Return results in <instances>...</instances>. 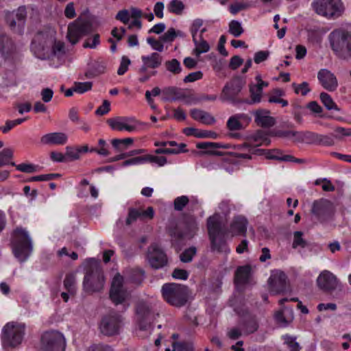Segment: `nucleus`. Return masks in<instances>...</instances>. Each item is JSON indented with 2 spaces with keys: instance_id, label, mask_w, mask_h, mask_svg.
<instances>
[{
  "instance_id": "obj_1",
  "label": "nucleus",
  "mask_w": 351,
  "mask_h": 351,
  "mask_svg": "<svg viewBox=\"0 0 351 351\" xmlns=\"http://www.w3.org/2000/svg\"><path fill=\"white\" fill-rule=\"evenodd\" d=\"M31 51L40 60L59 58L65 53L64 43L56 38V32L51 27L45 28L35 34Z\"/></svg>"
},
{
  "instance_id": "obj_2",
  "label": "nucleus",
  "mask_w": 351,
  "mask_h": 351,
  "mask_svg": "<svg viewBox=\"0 0 351 351\" xmlns=\"http://www.w3.org/2000/svg\"><path fill=\"white\" fill-rule=\"evenodd\" d=\"M330 47L341 60L351 59V32L344 29H334L328 36Z\"/></svg>"
},
{
  "instance_id": "obj_3",
  "label": "nucleus",
  "mask_w": 351,
  "mask_h": 351,
  "mask_svg": "<svg viewBox=\"0 0 351 351\" xmlns=\"http://www.w3.org/2000/svg\"><path fill=\"white\" fill-rule=\"evenodd\" d=\"M12 251L15 257L21 262L25 261L33 250V243L28 231L22 228H16L12 233Z\"/></svg>"
},
{
  "instance_id": "obj_4",
  "label": "nucleus",
  "mask_w": 351,
  "mask_h": 351,
  "mask_svg": "<svg viewBox=\"0 0 351 351\" xmlns=\"http://www.w3.org/2000/svg\"><path fill=\"white\" fill-rule=\"evenodd\" d=\"M90 263L83 281L84 290L88 293L99 292L105 284L103 271L95 260H90Z\"/></svg>"
},
{
  "instance_id": "obj_5",
  "label": "nucleus",
  "mask_w": 351,
  "mask_h": 351,
  "mask_svg": "<svg viewBox=\"0 0 351 351\" xmlns=\"http://www.w3.org/2000/svg\"><path fill=\"white\" fill-rule=\"evenodd\" d=\"M161 291L164 300L175 306H181L185 304L189 296L187 287L180 284H165Z\"/></svg>"
},
{
  "instance_id": "obj_6",
  "label": "nucleus",
  "mask_w": 351,
  "mask_h": 351,
  "mask_svg": "<svg viewBox=\"0 0 351 351\" xmlns=\"http://www.w3.org/2000/svg\"><path fill=\"white\" fill-rule=\"evenodd\" d=\"M311 6L316 14L327 19L339 17L344 10L341 0H313Z\"/></svg>"
},
{
  "instance_id": "obj_7",
  "label": "nucleus",
  "mask_w": 351,
  "mask_h": 351,
  "mask_svg": "<svg viewBox=\"0 0 351 351\" xmlns=\"http://www.w3.org/2000/svg\"><path fill=\"white\" fill-rule=\"evenodd\" d=\"M25 333V326L22 324L9 322L2 330V341L5 346L16 347L21 343Z\"/></svg>"
},
{
  "instance_id": "obj_8",
  "label": "nucleus",
  "mask_w": 351,
  "mask_h": 351,
  "mask_svg": "<svg viewBox=\"0 0 351 351\" xmlns=\"http://www.w3.org/2000/svg\"><path fill=\"white\" fill-rule=\"evenodd\" d=\"M65 347L64 337L60 332L47 331L41 336L40 349L43 351H64Z\"/></svg>"
},
{
  "instance_id": "obj_9",
  "label": "nucleus",
  "mask_w": 351,
  "mask_h": 351,
  "mask_svg": "<svg viewBox=\"0 0 351 351\" xmlns=\"http://www.w3.org/2000/svg\"><path fill=\"white\" fill-rule=\"evenodd\" d=\"M207 227L212 248L214 250H221V245L223 243L222 238L224 237L226 232L221 228L218 215H215L208 219Z\"/></svg>"
},
{
  "instance_id": "obj_10",
  "label": "nucleus",
  "mask_w": 351,
  "mask_h": 351,
  "mask_svg": "<svg viewBox=\"0 0 351 351\" xmlns=\"http://www.w3.org/2000/svg\"><path fill=\"white\" fill-rule=\"evenodd\" d=\"M245 82L241 77H235L227 83L222 89L220 99L225 102L236 103L237 97L239 95Z\"/></svg>"
},
{
  "instance_id": "obj_11",
  "label": "nucleus",
  "mask_w": 351,
  "mask_h": 351,
  "mask_svg": "<svg viewBox=\"0 0 351 351\" xmlns=\"http://www.w3.org/2000/svg\"><path fill=\"white\" fill-rule=\"evenodd\" d=\"M163 99L165 101H183L186 104L195 103L198 99L189 90H183L176 87H167L163 89Z\"/></svg>"
},
{
  "instance_id": "obj_12",
  "label": "nucleus",
  "mask_w": 351,
  "mask_h": 351,
  "mask_svg": "<svg viewBox=\"0 0 351 351\" xmlns=\"http://www.w3.org/2000/svg\"><path fill=\"white\" fill-rule=\"evenodd\" d=\"M124 278L119 274H117L112 279L110 298L115 304H121L130 296V293L123 287Z\"/></svg>"
},
{
  "instance_id": "obj_13",
  "label": "nucleus",
  "mask_w": 351,
  "mask_h": 351,
  "mask_svg": "<svg viewBox=\"0 0 351 351\" xmlns=\"http://www.w3.org/2000/svg\"><path fill=\"white\" fill-rule=\"evenodd\" d=\"M90 32L91 26L88 22L77 19L69 25L66 36L69 42L75 45L82 36Z\"/></svg>"
},
{
  "instance_id": "obj_14",
  "label": "nucleus",
  "mask_w": 351,
  "mask_h": 351,
  "mask_svg": "<svg viewBox=\"0 0 351 351\" xmlns=\"http://www.w3.org/2000/svg\"><path fill=\"white\" fill-rule=\"evenodd\" d=\"M107 122L112 130H125L128 132L136 131L140 125L139 122L132 117H117L108 119Z\"/></svg>"
},
{
  "instance_id": "obj_15",
  "label": "nucleus",
  "mask_w": 351,
  "mask_h": 351,
  "mask_svg": "<svg viewBox=\"0 0 351 351\" xmlns=\"http://www.w3.org/2000/svg\"><path fill=\"white\" fill-rule=\"evenodd\" d=\"M311 212L319 220L324 221L332 215L334 206L330 201L320 199L313 202Z\"/></svg>"
},
{
  "instance_id": "obj_16",
  "label": "nucleus",
  "mask_w": 351,
  "mask_h": 351,
  "mask_svg": "<svg viewBox=\"0 0 351 351\" xmlns=\"http://www.w3.org/2000/svg\"><path fill=\"white\" fill-rule=\"evenodd\" d=\"M136 313L139 320L140 328L142 330H146L147 327H149L151 323L155 319L152 306L145 302L138 304L136 308Z\"/></svg>"
},
{
  "instance_id": "obj_17",
  "label": "nucleus",
  "mask_w": 351,
  "mask_h": 351,
  "mask_svg": "<svg viewBox=\"0 0 351 351\" xmlns=\"http://www.w3.org/2000/svg\"><path fill=\"white\" fill-rule=\"evenodd\" d=\"M147 259L151 267L154 269L162 268L167 263L165 254L157 244H153L149 247Z\"/></svg>"
},
{
  "instance_id": "obj_18",
  "label": "nucleus",
  "mask_w": 351,
  "mask_h": 351,
  "mask_svg": "<svg viewBox=\"0 0 351 351\" xmlns=\"http://www.w3.org/2000/svg\"><path fill=\"white\" fill-rule=\"evenodd\" d=\"M317 283L321 289L330 291L337 287L339 281L332 273L325 270L319 275Z\"/></svg>"
},
{
  "instance_id": "obj_19",
  "label": "nucleus",
  "mask_w": 351,
  "mask_h": 351,
  "mask_svg": "<svg viewBox=\"0 0 351 351\" xmlns=\"http://www.w3.org/2000/svg\"><path fill=\"white\" fill-rule=\"evenodd\" d=\"M317 78L321 85L328 91H334L338 86L337 79L330 71L322 69L317 73Z\"/></svg>"
},
{
  "instance_id": "obj_20",
  "label": "nucleus",
  "mask_w": 351,
  "mask_h": 351,
  "mask_svg": "<svg viewBox=\"0 0 351 351\" xmlns=\"http://www.w3.org/2000/svg\"><path fill=\"white\" fill-rule=\"evenodd\" d=\"M120 323L121 319L118 315L106 317L101 321V331L106 335H114L119 332Z\"/></svg>"
},
{
  "instance_id": "obj_21",
  "label": "nucleus",
  "mask_w": 351,
  "mask_h": 351,
  "mask_svg": "<svg viewBox=\"0 0 351 351\" xmlns=\"http://www.w3.org/2000/svg\"><path fill=\"white\" fill-rule=\"evenodd\" d=\"M142 66L138 69V73H147L149 69H155L159 67L162 62V58L158 53H152L141 57Z\"/></svg>"
},
{
  "instance_id": "obj_22",
  "label": "nucleus",
  "mask_w": 351,
  "mask_h": 351,
  "mask_svg": "<svg viewBox=\"0 0 351 351\" xmlns=\"http://www.w3.org/2000/svg\"><path fill=\"white\" fill-rule=\"evenodd\" d=\"M287 276L282 271H276L269 278L270 291L274 293H280L286 291Z\"/></svg>"
},
{
  "instance_id": "obj_23",
  "label": "nucleus",
  "mask_w": 351,
  "mask_h": 351,
  "mask_svg": "<svg viewBox=\"0 0 351 351\" xmlns=\"http://www.w3.org/2000/svg\"><path fill=\"white\" fill-rule=\"evenodd\" d=\"M67 141V134L62 132L48 133L40 138V143L45 145H64Z\"/></svg>"
},
{
  "instance_id": "obj_24",
  "label": "nucleus",
  "mask_w": 351,
  "mask_h": 351,
  "mask_svg": "<svg viewBox=\"0 0 351 351\" xmlns=\"http://www.w3.org/2000/svg\"><path fill=\"white\" fill-rule=\"evenodd\" d=\"M251 118L245 114L239 113L231 116L227 121V128L231 131L241 130L247 125Z\"/></svg>"
},
{
  "instance_id": "obj_25",
  "label": "nucleus",
  "mask_w": 351,
  "mask_h": 351,
  "mask_svg": "<svg viewBox=\"0 0 351 351\" xmlns=\"http://www.w3.org/2000/svg\"><path fill=\"white\" fill-rule=\"evenodd\" d=\"M247 221L244 217H235L230 224V231L232 233V236L245 235L247 230Z\"/></svg>"
},
{
  "instance_id": "obj_26",
  "label": "nucleus",
  "mask_w": 351,
  "mask_h": 351,
  "mask_svg": "<svg viewBox=\"0 0 351 351\" xmlns=\"http://www.w3.org/2000/svg\"><path fill=\"white\" fill-rule=\"evenodd\" d=\"M26 17V10L24 7H20L16 12H13L7 15V22L11 28L16 26L18 23L19 25H23Z\"/></svg>"
},
{
  "instance_id": "obj_27",
  "label": "nucleus",
  "mask_w": 351,
  "mask_h": 351,
  "mask_svg": "<svg viewBox=\"0 0 351 351\" xmlns=\"http://www.w3.org/2000/svg\"><path fill=\"white\" fill-rule=\"evenodd\" d=\"M255 121L261 127L269 128L274 125L275 119L269 116L267 110H258L255 112Z\"/></svg>"
},
{
  "instance_id": "obj_28",
  "label": "nucleus",
  "mask_w": 351,
  "mask_h": 351,
  "mask_svg": "<svg viewBox=\"0 0 351 351\" xmlns=\"http://www.w3.org/2000/svg\"><path fill=\"white\" fill-rule=\"evenodd\" d=\"M191 117L196 121L204 124L212 125L215 123V117L208 112L199 109H193L191 111Z\"/></svg>"
},
{
  "instance_id": "obj_29",
  "label": "nucleus",
  "mask_w": 351,
  "mask_h": 351,
  "mask_svg": "<svg viewBox=\"0 0 351 351\" xmlns=\"http://www.w3.org/2000/svg\"><path fill=\"white\" fill-rule=\"evenodd\" d=\"M249 91L250 99L243 101V103L252 105L258 104L261 101L263 90L261 89V87L258 86L255 84H250L249 85Z\"/></svg>"
},
{
  "instance_id": "obj_30",
  "label": "nucleus",
  "mask_w": 351,
  "mask_h": 351,
  "mask_svg": "<svg viewBox=\"0 0 351 351\" xmlns=\"http://www.w3.org/2000/svg\"><path fill=\"white\" fill-rule=\"evenodd\" d=\"M250 275L251 267L249 265L239 267L235 274V284L237 286L247 283Z\"/></svg>"
},
{
  "instance_id": "obj_31",
  "label": "nucleus",
  "mask_w": 351,
  "mask_h": 351,
  "mask_svg": "<svg viewBox=\"0 0 351 351\" xmlns=\"http://www.w3.org/2000/svg\"><path fill=\"white\" fill-rule=\"evenodd\" d=\"M275 319L280 326H286L293 319V311L292 309L278 311L275 314Z\"/></svg>"
},
{
  "instance_id": "obj_32",
  "label": "nucleus",
  "mask_w": 351,
  "mask_h": 351,
  "mask_svg": "<svg viewBox=\"0 0 351 351\" xmlns=\"http://www.w3.org/2000/svg\"><path fill=\"white\" fill-rule=\"evenodd\" d=\"M204 21L201 19H196L191 22L189 31L193 39L199 37L206 32V28L203 27Z\"/></svg>"
},
{
  "instance_id": "obj_33",
  "label": "nucleus",
  "mask_w": 351,
  "mask_h": 351,
  "mask_svg": "<svg viewBox=\"0 0 351 351\" xmlns=\"http://www.w3.org/2000/svg\"><path fill=\"white\" fill-rule=\"evenodd\" d=\"M193 41L195 44L193 53L195 56H199L200 54L209 51L210 46L208 43L203 39L201 35L198 38H193Z\"/></svg>"
},
{
  "instance_id": "obj_34",
  "label": "nucleus",
  "mask_w": 351,
  "mask_h": 351,
  "mask_svg": "<svg viewBox=\"0 0 351 351\" xmlns=\"http://www.w3.org/2000/svg\"><path fill=\"white\" fill-rule=\"evenodd\" d=\"M13 156V150L10 148H5L1 151L0 168L7 165L15 166V162L12 161Z\"/></svg>"
},
{
  "instance_id": "obj_35",
  "label": "nucleus",
  "mask_w": 351,
  "mask_h": 351,
  "mask_svg": "<svg viewBox=\"0 0 351 351\" xmlns=\"http://www.w3.org/2000/svg\"><path fill=\"white\" fill-rule=\"evenodd\" d=\"M14 50V45L12 41L6 36L0 38V51L3 56H5Z\"/></svg>"
},
{
  "instance_id": "obj_36",
  "label": "nucleus",
  "mask_w": 351,
  "mask_h": 351,
  "mask_svg": "<svg viewBox=\"0 0 351 351\" xmlns=\"http://www.w3.org/2000/svg\"><path fill=\"white\" fill-rule=\"evenodd\" d=\"M184 37V34L180 30H176L175 28L171 27L160 37V40L164 43H171L176 37Z\"/></svg>"
},
{
  "instance_id": "obj_37",
  "label": "nucleus",
  "mask_w": 351,
  "mask_h": 351,
  "mask_svg": "<svg viewBox=\"0 0 351 351\" xmlns=\"http://www.w3.org/2000/svg\"><path fill=\"white\" fill-rule=\"evenodd\" d=\"M166 69L173 75H178L182 72L180 62L176 58L167 60L165 62Z\"/></svg>"
},
{
  "instance_id": "obj_38",
  "label": "nucleus",
  "mask_w": 351,
  "mask_h": 351,
  "mask_svg": "<svg viewBox=\"0 0 351 351\" xmlns=\"http://www.w3.org/2000/svg\"><path fill=\"white\" fill-rule=\"evenodd\" d=\"M320 100L324 106L328 110H334L336 111H339L340 109L337 106V105L335 103L332 97L326 93H320Z\"/></svg>"
},
{
  "instance_id": "obj_39",
  "label": "nucleus",
  "mask_w": 351,
  "mask_h": 351,
  "mask_svg": "<svg viewBox=\"0 0 351 351\" xmlns=\"http://www.w3.org/2000/svg\"><path fill=\"white\" fill-rule=\"evenodd\" d=\"M186 144L180 143L178 148H158L155 150L157 154H178L181 152H185Z\"/></svg>"
},
{
  "instance_id": "obj_40",
  "label": "nucleus",
  "mask_w": 351,
  "mask_h": 351,
  "mask_svg": "<svg viewBox=\"0 0 351 351\" xmlns=\"http://www.w3.org/2000/svg\"><path fill=\"white\" fill-rule=\"evenodd\" d=\"M229 33L234 37H239L244 32L241 23L236 20H232L229 23Z\"/></svg>"
},
{
  "instance_id": "obj_41",
  "label": "nucleus",
  "mask_w": 351,
  "mask_h": 351,
  "mask_svg": "<svg viewBox=\"0 0 351 351\" xmlns=\"http://www.w3.org/2000/svg\"><path fill=\"white\" fill-rule=\"evenodd\" d=\"M184 9V3L180 0H172L167 6L169 12L180 15Z\"/></svg>"
},
{
  "instance_id": "obj_42",
  "label": "nucleus",
  "mask_w": 351,
  "mask_h": 351,
  "mask_svg": "<svg viewBox=\"0 0 351 351\" xmlns=\"http://www.w3.org/2000/svg\"><path fill=\"white\" fill-rule=\"evenodd\" d=\"M267 158L269 159H276L282 161L286 160H293V156L291 155H282V153L278 149H274L272 151L268 152L267 154Z\"/></svg>"
},
{
  "instance_id": "obj_43",
  "label": "nucleus",
  "mask_w": 351,
  "mask_h": 351,
  "mask_svg": "<svg viewBox=\"0 0 351 351\" xmlns=\"http://www.w3.org/2000/svg\"><path fill=\"white\" fill-rule=\"evenodd\" d=\"M134 142L133 138H126L123 139L115 138L112 141V146L117 149H123L128 146L132 145Z\"/></svg>"
},
{
  "instance_id": "obj_44",
  "label": "nucleus",
  "mask_w": 351,
  "mask_h": 351,
  "mask_svg": "<svg viewBox=\"0 0 351 351\" xmlns=\"http://www.w3.org/2000/svg\"><path fill=\"white\" fill-rule=\"evenodd\" d=\"M64 285L71 295H73L75 293V278L73 275H68L66 276L64 281Z\"/></svg>"
},
{
  "instance_id": "obj_45",
  "label": "nucleus",
  "mask_w": 351,
  "mask_h": 351,
  "mask_svg": "<svg viewBox=\"0 0 351 351\" xmlns=\"http://www.w3.org/2000/svg\"><path fill=\"white\" fill-rule=\"evenodd\" d=\"M149 162L157 165L158 167H162L167 164V158L164 156H158L154 155H145V162Z\"/></svg>"
},
{
  "instance_id": "obj_46",
  "label": "nucleus",
  "mask_w": 351,
  "mask_h": 351,
  "mask_svg": "<svg viewBox=\"0 0 351 351\" xmlns=\"http://www.w3.org/2000/svg\"><path fill=\"white\" fill-rule=\"evenodd\" d=\"M93 83L91 82H75L73 84V90L75 93L82 94L92 88Z\"/></svg>"
},
{
  "instance_id": "obj_47",
  "label": "nucleus",
  "mask_w": 351,
  "mask_h": 351,
  "mask_svg": "<svg viewBox=\"0 0 351 351\" xmlns=\"http://www.w3.org/2000/svg\"><path fill=\"white\" fill-rule=\"evenodd\" d=\"M66 158H68L69 160L73 161L79 160L81 157L80 154V151L77 147H70L68 146L66 147Z\"/></svg>"
},
{
  "instance_id": "obj_48",
  "label": "nucleus",
  "mask_w": 351,
  "mask_h": 351,
  "mask_svg": "<svg viewBox=\"0 0 351 351\" xmlns=\"http://www.w3.org/2000/svg\"><path fill=\"white\" fill-rule=\"evenodd\" d=\"M303 233L300 231H296L293 234V241L292 246L293 248L298 247H305L306 246V241L302 238Z\"/></svg>"
},
{
  "instance_id": "obj_49",
  "label": "nucleus",
  "mask_w": 351,
  "mask_h": 351,
  "mask_svg": "<svg viewBox=\"0 0 351 351\" xmlns=\"http://www.w3.org/2000/svg\"><path fill=\"white\" fill-rule=\"evenodd\" d=\"M196 254V248L194 247H189L184 250L180 256V260L184 263L191 262L193 257Z\"/></svg>"
},
{
  "instance_id": "obj_50",
  "label": "nucleus",
  "mask_w": 351,
  "mask_h": 351,
  "mask_svg": "<svg viewBox=\"0 0 351 351\" xmlns=\"http://www.w3.org/2000/svg\"><path fill=\"white\" fill-rule=\"evenodd\" d=\"M293 86L296 94H301L303 96L307 95L311 91L308 84L306 82H304L300 84L293 83Z\"/></svg>"
},
{
  "instance_id": "obj_51",
  "label": "nucleus",
  "mask_w": 351,
  "mask_h": 351,
  "mask_svg": "<svg viewBox=\"0 0 351 351\" xmlns=\"http://www.w3.org/2000/svg\"><path fill=\"white\" fill-rule=\"evenodd\" d=\"M18 171L24 173H34L37 171V166L30 163H21L15 166Z\"/></svg>"
},
{
  "instance_id": "obj_52",
  "label": "nucleus",
  "mask_w": 351,
  "mask_h": 351,
  "mask_svg": "<svg viewBox=\"0 0 351 351\" xmlns=\"http://www.w3.org/2000/svg\"><path fill=\"white\" fill-rule=\"evenodd\" d=\"M189 203V198L187 196L182 195L174 199L173 205L176 210H182L184 206Z\"/></svg>"
},
{
  "instance_id": "obj_53",
  "label": "nucleus",
  "mask_w": 351,
  "mask_h": 351,
  "mask_svg": "<svg viewBox=\"0 0 351 351\" xmlns=\"http://www.w3.org/2000/svg\"><path fill=\"white\" fill-rule=\"evenodd\" d=\"M139 213V219L146 220L152 219L154 216V208L151 206L148 207L146 210L138 209Z\"/></svg>"
},
{
  "instance_id": "obj_54",
  "label": "nucleus",
  "mask_w": 351,
  "mask_h": 351,
  "mask_svg": "<svg viewBox=\"0 0 351 351\" xmlns=\"http://www.w3.org/2000/svg\"><path fill=\"white\" fill-rule=\"evenodd\" d=\"M173 351H194L193 346L190 343H173Z\"/></svg>"
},
{
  "instance_id": "obj_55",
  "label": "nucleus",
  "mask_w": 351,
  "mask_h": 351,
  "mask_svg": "<svg viewBox=\"0 0 351 351\" xmlns=\"http://www.w3.org/2000/svg\"><path fill=\"white\" fill-rule=\"evenodd\" d=\"M130 14L128 10H121L119 11L115 16V19L123 24H128L130 19Z\"/></svg>"
},
{
  "instance_id": "obj_56",
  "label": "nucleus",
  "mask_w": 351,
  "mask_h": 351,
  "mask_svg": "<svg viewBox=\"0 0 351 351\" xmlns=\"http://www.w3.org/2000/svg\"><path fill=\"white\" fill-rule=\"evenodd\" d=\"M137 219H139L138 210L132 208H130L128 211V215L126 219V224L130 226Z\"/></svg>"
},
{
  "instance_id": "obj_57",
  "label": "nucleus",
  "mask_w": 351,
  "mask_h": 351,
  "mask_svg": "<svg viewBox=\"0 0 351 351\" xmlns=\"http://www.w3.org/2000/svg\"><path fill=\"white\" fill-rule=\"evenodd\" d=\"M130 63H131L130 60L128 57L123 56L121 58L120 66L117 71L118 75H123L128 71V66L130 64Z\"/></svg>"
},
{
  "instance_id": "obj_58",
  "label": "nucleus",
  "mask_w": 351,
  "mask_h": 351,
  "mask_svg": "<svg viewBox=\"0 0 351 351\" xmlns=\"http://www.w3.org/2000/svg\"><path fill=\"white\" fill-rule=\"evenodd\" d=\"M284 339L285 343L291 348V351H300V346L298 343L295 342V338L289 335H285L284 336Z\"/></svg>"
},
{
  "instance_id": "obj_59",
  "label": "nucleus",
  "mask_w": 351,
  "mask_h": 351,
  "mask_svg": "<svg viewBox=\"0 0 351 351\" xmlns=\"http://www.w3.org/2000/svg\"><path fill=\"white\" fill-rule=\"evenodd\" d=\"M147 43H149L152 47L159 52H162L164 50V45L161 40H156L154 38H148L147 39Z\"/></svg>"
},
{
  "instance_id": "obj_60",
  "label": "nucleus",
  "mask_w": 351,
  "mask_h": 351,
  "mask_svg": "<svg viewBox=\"0 0 351 351\" xmlns=\"http://www.w3.org/2000/svg\"><path fill=\"white\" fill-rule=\"evenodd\" d=\"M202 77H203V73L202 71H199L193 72V73H189L188 75H186L184 78V82L185 83L193 82L195 81L202 79Z\"/></svg>"
},
{
  "instance_id": "obj_61",
  "label": "nucleus",
  "mask_w": 351,
  "mask_h": 351,
  "mask_svg": "<svg viewBox=\"0 0 351 351\" xmlns=\"http://www.w3.org/2000/svg\"><path fill=\"white\" fill-rule=\"evenodd\" d=\"M99 44V36L98 34H95L93 38L87 39L83 46L84 48H95Z\"/></svg>"
},
{
  "instance_id": "obj_62",
  "label": "nucleus",
  "mask_w": 351,
  "mask_h": 351,
  "mask_svg": "<svg viewBox=\"0 0 351 351\" xmlns=\"http://www.w3.org/2000/svg\"><path fill=\"white\" fill-rule=\"evenodd\" d=\"M64 14L67 19H73L75 17L76 12L73 2H70L66 5Z\"/></svg>"
},
{
  "instance_id": "obj_63",
  "label": "nucleus",
  "mask_w": 351,
  "mask_h": 351,
  "mask_svg": "<svg viewBox=\"0 0 351 351\" xmlns=\"http://www.w3.org/2000/svg\"><path fill=\"white\" fill-rule=\"evenodd\" d=\"M269 56V52L267 51H260L254 54V62L259 64L267 59Z\"/></svg>"
},
{
  "instance_id": "obj_64",
  "label": "nucleus",
  "mask_w": 351,
  "mask_h": 351,
  "mask_svg": "<svg viewBox=\"0 0 351 351\" xmlns=\"http://www.w3.org/2000/svg\"><path fill=\"white\" fill-rule=\"evenodd\" d=\"M173 278L179 280H186L189 277V273L181 269H176L172 273Z\"/></svg>"
}]
</instances>
